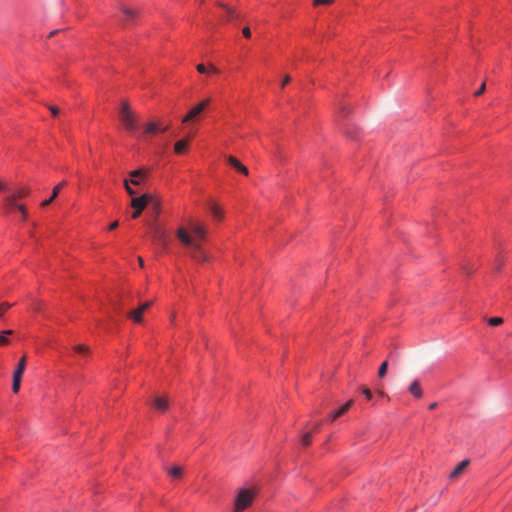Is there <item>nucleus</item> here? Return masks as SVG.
I'll return each instance as SVG.
<instances>
[{"label":"nucleus","mask_w":512,"mask_h":512,"mask_svg":"<svg viewBox=\"0 0 512 512\" xmlns=\"http://www.w3.org/2000/svg\"><path fill=\"white\" fill-rule=\"evenodd\" d=\"M191 230H187L184 226H180L177 236L180 241L190 248L191 256L197 261H208V255L201 247V241L205 238V226H189Z\"/></svg>","instance_id":"obj_1"},{"label":"nucleus","mask_w":512,"mask_h":512,"mask_svg":"<svg viewBox=\"0 0 512 512\" xmlns=\"http://www.w3.org/2000/svg\"><path fill=\"white\" fill-rule=\"evenodd\" d=\"M131 208L133 210L130 215L131 220L137 219L144 209H148L152 216L156 218L161 211V203L156 196L146 193L132 198Z\"/></svg>","instance_id":"obj_2"},{"label":"nucleus","mask_w":512,"mask_h":512,"mask_svg":"<svg viewBox=\"0 0 512 512\" xmlns=\"http://www.w3.org/2000/svg\"><path fill=\"white\" fill-rule=\"evenodd\" d=\"M4 209L15 210L21 214V220H28V214L23 205L17 204L18 199H22L29 194V189L26 187H19L16 189L9 188V191H5Z\"/></svg>","instance_id":"obj_3"},{"label":"nucleus","mask_w":512,"mask_h":512,"mask_svg":"<svg viewBox=\"0 0 512 512\" xmlns=\"http://www.w3.org/2000/svg\"><path fill=\"white\" fill-rule=\"evenodd\" d=\"M119 117L125 130L129 133H135L139 128V116L132 110L127 101H122L119 109Z\"/></svg>","instance_id":"obj_4"},{"label":"nucleus","mask_w":512,"mask_h":512,"mask_svg":"<svg viewBox=\"0 0 512 512\" xmlns=\"http://www.w3.org/2000/svg\"><path fill=\"white\" fill-rule=\"evenodd\" d=\"M257 495L255 488H239L234 499V512H242L247 509Z\"/></svg>","instance_id":"obj_5"},{"label":"nucleus","mask_w":512,"mask_h":512,"mask_svg":"<svg viewBox=\"0 0 512 512\" xmlns=\"http://www.w3.org/2000/svg\"><path fill=\"white\" fill-rule=\"evenodd\" d=\"M149 235L159 247L165 249L168 246L170 236L164 226H151Z\"/></svg>","instance_id":"obj_6"},{"label":"nucleus","mask_w":512,"mask_h":512,"mask_svg":"<svg viewBox=\"0 0 512 512\" xmlns=\"http://www.w3.org/2000/svg\"><path fill=\"white\" fill-rule=\"evenodd\" d=\"M210 98L203 99L195 106H193L188 113L183 117V123H192L197 120L200 114L209 106Z\"/></svg>","instance_id":"obj_7"},{"label":"nucleus","mask_w":512,"mask_h":512,"mask_svg":"<svg viewBox=\"0 0 512 512\" xmlns=\"http://www.w3.org/2000/svg\"><path fill=\"white\" fill-rule=\"evenodd\" d=\"M168 126L163 127L160 121H150L143 126V135H155L158 132H166Z\"/></svg>","instance_id":"obj_8"},{"label":"nucleus","mask_w":512,"mask_h":512,"mask_svg":"<svg viewBox=\"0 0 512 512\" xmlns=\"http://www.w3.org/2000/svg\"><path fill=\"white\" fill-rule=\"evenodd\" d=\"M151 306V302L142 303L137 309L129 312L128 317L136 323L142 321V314Z\"/></svg>","instance_id":"obj_9"},{"label":"nucleus","mask_w":512,"mask_h":512,"mask_svg":"<svg viewBox=\"0 0 512 512\" xmlns=\"http://www.w3.org/2000/svg\"><path fill=\"white\" fill-rule=\"evenodd\" d=\"M353 404V400H349L347 401L345 404H343L342 406H340L338 409L334 410V411H331L328 416H327V421L328 422H333L335 421L337 418H339L340 416H342L344 413H346L349 408L351 407V405Z\"/></svg>","instance_id":"obj_10"},{"label":"nucleus","mask_w":512,"mask_h":512,"mask_svg":"<svg viewBox=\"0 0 512 512\" xmlns=\"http://www.w3.org/2000/svg\"><path fill=\"white\" fill-rule=\"evenodd\" d=\"M149 175L148 170L137 169L130 172V183L133 185H140Z\"/></svg>","instance_id":"obj_11"},{"label":"nucleus","mask_w":512,"mask_h":512,"mask_svg":"<svg viewBox=\"0 0 512 512\" xmlns=\"http://www.w3.org/2000/svg\"><path fill=\"white\" fill-rule=\"evenodd\" d=\"M227 163L234 168L236 171L240 172L241 174L247 176L249 174L248 168L244 166L236 157L234 156H228L226 158Z\"/></svg>","instance_id":"obj_12"},{"label":"nucleus","mask_w":512,"mask_h":512,"mask_svg":"<svg viewBox=\"0 0 512 512\" xmlns=\"http://www.w3.org/2000/svg\"><path fill=\"white\" fill-rule=\"evenodd\" d=\"M208 210L211 213L214 221H223L224 220V211L215 202L211 201L209 203Z\"/></svg>","instance_id":"obj_13"},{"label":"nucleus","mask_w":512,"mask_h":512,"mask_svg":"<svg viewBox=\"0 0 512 512\" xmlns=\"http://www.w3.org/2000/svg\"><path fill=\"white\" fill-rule=\"evenodd\" d=\"M64 185H65V182H61L58 185H56L53 188L51 196L49 198L43 200L40 203V206L42 208L48 207L58 197V195H59V193H60V191H61V189L63 188Z\"/></svg>","instance_id":"obj_14"},{"label":"nucleus","mask_w":512,"mask_h":512,"mask_svg":"<svg viewBox=\"0 0 512 512\" xmlns=\"http://www.w3.org/2000/svg\"><path fill=\"white\" fill-rule=\"evenodd\" d=\"M320 422L316 421V422H313L312 423V428L303 433L302 437H301V443L303 446H308L311 441H312V434L318 430V428L320 427Z\"/></svg>","instance_id":"obj_15"},{"label":"nucleus","mask_w":512,"mask_h":512,"mask_svg":"<svg viewBox=\"0 0 512 512\" xmlns=\"http://www.w3.org/2000/svg\"><path fill=\"white\" fill-rule=\"evenodd\" d=\"M409 392L415 397V398H421L422 395H423V392H422V389H421V386H420V383L418 380H414L409 388H408Z\"/></svg>","instance_id":"obj_16"},{"label":"nucleus","mask_w":512,"mask_h":512,"mask_svg":"<svg viewBox=\"0 0 512 512\" xmlns=\"http://www.w3.org/2000/svg\"><path fill=\"white\" fill-rule=\"evenodd\" d=\"M188 148V140L182 139L175 143L174 145V151L176 154H183L187 151Z\"/></svg>","instance_id":"obj_17"},{"label":"nucleus","mask_w":512,"mask_h":512,"mask_svg":"<svg viewBox=\"0 0 512 512\" xmlns=\"http://www.w3.org/2000/svg\"><path fill=\"white\" fill-rule=\"evenodd\" d=\"M468 463V460H463L460 463H458L457 466L450 472V478L457 477L460 473H462V471L466 468Z\"/></svg>","instance_id":"obj_18"},{"label":"nucleus","mask_w":512,"mask_h":512,"mask_svg":"<svg viewBox=\"0 0 512 512\" xmlns=\"http://www.w3.org/2000/svg\"><path fill=\"white\" fill-rule=\"evenodd\" d=\"M25 367H26V357H25V356H23V357L19 360V362H18V364H17V367H16V369H15V371H14L13 375H16V377H22V374H23V372H24V370H25Z\"/></svg>","instance_id":"obj_19"},{"label":"nucleus","mask_w":512,"mask_h":512,"mask_svg":"<svg viewBox=\"0 0 512 512\" xmlns=\"http://www.w3.org/2000/svg\"><path fill=\"white\" fill-rule=\"evenodd\" d=\"M154 407L157 410H160V411L164 412L168 408V402H167V400L165 398L158 397L154 401Z\"/></svg>","instance_id":"obj_20"},{"label":"nucleus","mask_w":512,"mask_h":512,"mask_svg":"<svg viewBox=\"0 0 512 512\" xmlns=\"http://www.w3.org/2000/svg\"><path fill=\"white\" fill-rule=\"evenodd\" d=\"M122 12L125 15V20L127 22L133 20L136 17V14H137L135 10H133L131 8H128V7H123L122 8Z\"/></svg>","instance_id":"obj_21"},{"label":"nucleus","mask_w":512,"mask_h":512,"mask_svg":"<svg viewBox=\"0 0 512 512\" xmlns=\"http://www.w3.org/2000/svg\"><path fill=\"white\" fill-rule=\"evenodd\" d=\"M168 474L171 477L178 479L182 476V468L180 466H174L168 470Z\"/></svg>","instance_id":"obj_22"},{"label":"nucleus","mask_w":512,"mask_h":512,"mask_svg":"<svg viewBox=\"0 0 512 512\" xmlns=\"http://www.w3.org/2000/svg\"><path fill=\"white\" fill-rule=\"evenodd\" d=\"M12 333V330H4L0 333V346H4L9 342L8 336Z\"/></svg>","instance_id":"obj_23"},{"label":"nucleus","mask_w":512,"mask_h":512,"mask_svg":"<svg viewBox=\"0 0 512 512\" xmlns=\"http://www.w3.org/2000/svg\"><path fill=\"white\" fill-rule=\"evenodd\" d=\"M220 6L225 9L228 19L239 18V14L236 13V11L233 8L228 7L224 4H220Z\"/></svg>","instance_id":"obj_24"},{"label":"nucleus","mask_w":512,"mask_h":512,"mask_svg":"<svg viewBox=\"0 0 512 512\" xmlns=\"http://www.w3.org/2000/svg\"><path fill=\"white\" fill-rule=\"evenodd\" d=\"M75 353L79 355H87L89 353V347L84 344H79L74 347Z\"/></svg>","instance_id":"obj_25"},{"label":"nucleus","mask_w":512,"mask_h":512,"mask_svg":"<svg viewBox=\"0 0 512 512\" xmlns=\"http://www.w3.org/2000/svg\"><path fill=\"white\" fill-rule=\"evenodd\" d=\"M350 107L347 104L341 103L338 107V114L342 117L350 113Z\"/></svg>","instance_id":"obj_26"},{"label":"nucleus","mask_w":512,"mask_h":512,"mask_svg":"<svg viewBox=\"0 0 512 512\" xmlns=\"http://www.w3.org/2000/svg\"><path fill=\"white\" fill-rule=\"evenodd\" d=\"M20 382H21V377H16V375H13L12 391L14 393H17L19 391Z\"/></svg>","instance_id":"obj_27"},{"label":"nucleus","mask_w":512,"mask_h":512,"mask_svg":"<svg viewBox=\"0 0 512 512\" xmlns=\"http://www.w3.org/2000/svg\"><path fill=\"white\" fill-rule=\"evenodd\" d=\"M503 323V319L501 317H491L488 319V324L491 326H498Z\"/></svg>","instance_id":"obj_28"},{"label":"nucleus","mask_w":512,"mask_h":512,"mask_svg":"<svg viewBox=\"0 0 512 512\" xmlns=\"http://www.w3.org/2000/svg\"><path fill=\"white\" fill-rule=\"evenodd\" d=\"M387 367H388V362L387 361H384L380 367H379V370H378V375L379 377H383L386 372H387Z\"/></svg>","instance_id":"obj_29"},{"label":"nucleus","mask_w":512,"mask_h":512,"mask_svg":"<svg viewBox=\"0 0 512 512\" xmlns=\"http://www.w3.org/2000/svg\"><path fill=\"white\" fill-rule=\"evenodd\" d=\"M12 307V304L8 303V302H3L1 305H0V318L3 316V314Z\"/></svg>","instance_id":"obj_30"},{"label":"nucleus","mask_w":512,"mask_h":512,"mask_svg":"<svg viewBox=\"0 0 512 512\" xmlns=\"http://www.w3.org/2000/svg\"><path fill=\"white\" fill-rule=\"evenodd\" d=\"M334 2V0H314L313 4L315 6L317 5H330Z\"/></svg>","instance_id":"obj_31"},{"label":"nucleus","mask_w":512,"mask_h":512,"mask_svg":"<svg viewBox=\"0 0 512 512\" xmlns=\"http://www.w3.org/2000/svg\"><path fill=\"white\" fill-rule=\"evenodd\" d=\"M8 214H14L15 217H14V220L15 221H20V222H23L24 220H21V214H19L17 211L15 210H5Z\"/></svg>","instance_id":"obj_32"},{"label":"nucleus","mask_w":512,"mask_h":512,"mask_svg":"<svg viewBox=\"0 0 512 512\" xmlns=\"http://www.w3.org/2000/svg\"><path fill=\"white\" fill-rule=\"evenodd\" d=\"M53 116H57L60 113V109L54 105H47Z\"/></svg>","instance_id":"obj_33"},{"label":"nucleus","mask_w":512,"mask_h":512,"mask_svg":"<svg viewBox=\"0 0 512 512\" xmlns=\"http://www.w3.org/2000/svg\"><path fill=\"white\" fill-rule=\"evenodd\" d=\"M124 185H125V188H126V191L130 194V195H134L135 194V191L129 186V181L128 180H125L124 181Z\"/></svg>","instance_id":"obj_34"},{"label":"nucleus","mask_w":512,"mask_h":512,"mask_svg":"<svg viewBox=\"0 0 512 512\" xmlns=\"http://www.w3.org/2000/svg\"><path fill=\"white\" fill-rule=\"evenodd\" d=\"M485 89H486V85H485V83H482L480 88L475 92V96L482 95L485 92Z\"/></svg>","instance_id":"obj_35"},{"label":"nucleus","mask_w":512,"mask_h":512,"mask_svg":"<svg viewBox=\"0 0 512 512\" xmlns=\"http://www.w3.org/2000/svg\"><path fill=\"white\" fill-rule=\"evenodd\" d=\"M5 191H9V187L5 182L0 181V192L5 193Z\"/></svg>","instance_id":"obj_36"},{"label":"nucleus","mask_w":512,"mask_h":512,"mask_svg":"<svg viewBox=\"0 0 512 512\" xmlns=\"http://www.w3.org/2000/svg\"><path fill=\"white\" fill-rule=\"evenodd\" d=\"M363 394L365 395L367 400H371L372 399V392L368 388L363 390Z\"/></svg>","instance_id":"obj_37"},{"label":"nucleus","mask_w":512,"mask_h":512,"mask_svg":"<svg viewBox=\"0 0 512 512\" xmlns=\"http://www.w3.org/2000/svg\"><path fill=\"white\" fill-rule=\"evenodd\" d=\"M196 69H197V71L199 73H206L207 72V68L203 64H198Z\"/></svg>","instance_id":"obj_38"},{"label":"nucleus","mask_w":512,"mask_h":512,"mask_svg":"<svg viewBox=\"0 0 512 512\" xmlns=\"http://www.w3.org/2000/svg\"><path fill=\"white\" fill-rule=\"evenodd\" d=\"M291 81V77L289 75H286L281 83V87H285L289 82Z\"/></svg>","instance_id":"obj_39"},{"label":"nucleus","mask_w":512,"mask_h":512,"mask_svg":"<svg viewBox=\"0 0 512 512\" xmlns=\"http://www.w3.org/2000/svg\"><path fill=\"white\" fill-rule=\"evenodd\" d=\"M242 33H243L244 37H246V38H249L251 36V31H250L249 27L243 28Z\"/></svg>","instance_id":"obj_40"},{"label":"nucleus","mask_w":512,"mask_h":512,"mask_svg":"<svg viewBox=\"0 0 512 512\" xmlns=\"http://www.w3.org/2000/svg\"><path fill=\"white\" fill-rule=\"evenodd\" d=\"M496 262H497V271H500L503 261L500 257H497Z\"/></svg>","instance_id":"obj_41"},{"label":"nucleus","mask_w":512,"mask_h":512,"mask_svg":"<svg viewBox=\"0 0 512 512\" xmlns=\"http://www.w3.org/2000/svg\"><path fill=\"white\" fill-rule=\"evenodd\" d=\"M208 71L211 72V73H218L219 72V70L215 66H213V65H211L209 67V69H207V72Z\"/></svg>","instance_id":"obj_42"},{"label":"nucleus","mask_w":512,"mask_h":512,"mask_svg":"<svg viewBox=\"0 0 512 512\" xmlns=\"http://www.w3.org/2000/svg\"><path fill=\"white\" fill-rule=\"evenodd\" d=\"M342 130H343V132H344L347 136H351V137H352V135H351V133H350V130H349L348 128H346V127H342Z\"/></svg>","instance_id":"obj_43"},{"label":"nucleus","mask_w":512,"mask_h":512,"mask_svg":"<svg viewBox=\"0 0 512 512\" xmlns=\"http://www.w3.org/2000/svg\"><path fill=\"white\" fill-rule=\"evenodd\" d=\"M464 269H465V271H466V273H467L468 275L472 274V273L474 272V270H475L474 268H472V269H468L467 267H464Z\"/></svg>","instance_id":"obj_44"},{"label":"nucleus","mask_w":512,"mask_h":512,"mask_svg":"<svg viewBox=\"0 0 512 512\" xmlns=\"http://www.w3.org/2000/svg\"><path fill=\"white\" fill-rule=\"evenodd\" d=\"M436 406H437V403H436V402L431 403V404L428 406V409H429V410H433V409H435V408H436Z\"/></svg>","instance_id":"obj_45"},{"label":"nucleus","mask_w":512,"mask_h":512,"mask_svg":"<svg viewBox=\"0 0 512 512\" xmlns=\"http://www.w3.org/2000/svg\"><path fill=\"white\" fill-rule=\"evenodd\" d=\"M139 263L141 266H143V259L141 257H139Z\"/></svg>","instance_id":"obj_46"},{"label":"nucleus","mask_w":512,"mask_h":512,"mask_svg":"<svg viewBox=\"0 0 512 512\" xmlns=\"http://www.w3.org/2000/svg\"><path fill=\"white\" fill-rule=\"evenodd\" d=\"M57 32H58V31H57V30H55V31L51 32L49 36L51 37V36L55 35Z\"/></svg>","instance_id":"obj_47"},{"label":"nucleus","mask_w":512,"mask_h":512,"mask_svg":"<svg viewBox=\"0 0 512 512\" xmlns=\"http://www.w3.org/2000/svg\"><path fill=\"white\" fill-rule=\"evenodd\" d=\"M116 227H117V226L111 225V226H109V229H110V230H113V229H115Z\"/></svg>","instance_id":"obj_48"},{"label":"nucleus","mask_w":512,"mask_h":512,"mask_svg":"<svg viewBox=\"0 0 512 512\" xmlns=\"http://www.w3.org/2000/svg\"><path fill=\"white\" fill-rule=\"evenodd\" d=\"M110 224L116 225V224H119V223H118V221H113Z\"/></svg>","instance_id":"obj_49"}]
</instances>
